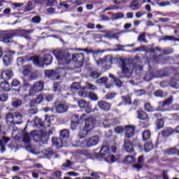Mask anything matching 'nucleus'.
I'll return each mask as SVG.
<instances>
[{"label": "nucleus", "mask_w": 179, "mask_h": 179, "mask_svg": "<svg viewBox=\"0 0 179 179\" xmlns=\"http://www.w3.org/2000/svg\"><path fill=\"white\" fill-rule=\"evenodd\" d=\"M110 127H113V125H118L120 124V120L117 118H109Z\"/></svg>", "instance_id": "nucleus-46"}, {"label": "nucleus", "mask_w": 179, "mask_h": 179, "mask_svg": "<svg viewBox=\"0 0 179 179\" xmlns=\"http://www.w3.org/2000/svg\"><path fill=\"white\" fill-rule=\"evenodd\" d=\"M34 122L36 125L38 127H44V123L43 122V120L40 119L39 117H36L34 119Z\"/></svg>", "instance_id": "nucleus-45"}, {"label": "nucleus", "mask_w": 179, "mask_h": 179, "mask_svg": "<svg viewBox=\"0 0 179 179\" xmlns=\"http://www.w3.org/2000/svg\"><path fill=\"white\" fill-rule=\"evenodd\" d=\"M61 73H65V70L62 68H57L55 71L54 70H46L45 71V75L48 78H53L56 80L59 79V75Z\"/></svg>", "instance_id": "nucleus-7"}, {"label": "nucleus", "mask_w": 179, "mask_h": 179, "mask_svg": "<svg viewBox=\"0 0 179 179\" xmlns=\"http://www.w3.org/2000/svg\"><path fill=\"white\" fill-rule=\"evenodd\" d=\"M29 87H30V83L27 82H24L22 86L20 87V89L21 90H23V92H27Z\"/></svg>", "instance_id": "nucleus-51"}, {"label": "nucleus", "mask_w": 179, "mask_h": 179, "mask_svg": "<svg viewBox=\"0 0 179 179\" xmlns=\"http://www.w3.org/2000/svg\"><path fill=\"white\" fill-rule=\"evenodd\" d=\"M22 115L19 112L13 113V124H22Z\"/></svg>", "instance_id": "nucleus-21"}, {"label": "nucleus", "mask_w": 179, "mask_h": 179, "mask_svg": "<svg viewBox=\"0 0 179 179\" xmlns=\"http://www.w3.org/2000/svg\"><path fill=\"white\" fill-rule=\"evenodd\" d=\"M114 20H118V19H122L124 17V13H117L112 15Z\"/></svg>", "instance_id": "nucleus-41"}, {"label": "nucleus", "mask_w": 179, "mask_h": 179, "mask_svg": "<svg viewBox=\"0 0 179 179\" xmlns=\"http://www.w3.org/2000/svg\"><path fill=\"white\" fill-rule=\"evenodd\" d=\"M103 61H105V62H109V64H113V56L108 55L103 57Z\"/></svg>", "instance_id": "nucleus-59"}, {"label": "nucleus", "mask_w": 179, "mask_h": 179, "mask_svg": "<svg viewBox=\"0 0 179 179\" xmlns=\"http://www.w3.org/2000/svg\"><path fill=\"white\" fill-rule=\"evenodd\" d=\"M97 104L98 107L104 111H108L111 108V103H108L104 101H98Z\"/></svg>", "instance_id": "nucleus-15"}, {"label": "nucleus", "mask_w": 179, "mask_h": 179, "mask_svg": "<svg viewBox=\"0 0 179 179\" xmlns=\"http://www.w3.org/2000/svg\"><path fill=\"white\" fill-rule=\"evenodd\" d=\"M56 111L59 114H62L68 111V105L66 103H60L56 106Z\"/></svg>", "instance_id": "nucleus-17"}, {"label": "nucleus", "mask_w": 179, "mask_h": 179, "mask_svg": "<svg viewBox=\"0 0 179 179\" xmlns=\"http://www.w3.org/2000/svg\"><path fill=\"white\" fill-rule=\"evenodd\" d=\"M31 22L33 23H40V22H41V17H40L39 16H35L32 17Z\"/></svg>", "instance_id": "nucleus-62"}, {"label": "nucleus", "mask_w": 179, "mask_h": 179, "mask_svg": "<svg viewBox=\"0 0 179 179\" xmlns=\"http://www.w3.org/2000/svg\"><path fill=\"white\" fill-rule=\"evenodd\" d=\"M179 134V126H177L174 130L173 129H167L166 130L162 131L163 136H170L171 134Z\"/></svg>", "instance_id": "nucleus-18"}, {"label": "nucleus", "mask_w": 179, "mask_h": 179, "mask_svg": "<svg viewBox=\"0 0 179 179\" xmlns=\"http://www.w3.org/2000/svg\"><path fill=\"white\" fill-rule=\"evenodd\" d=\"M78 106L80 108H85L87 114H90V113H92V104H90V102H87L85 99H80L78 101Z\"/></svg>", "instance_id": "nucleus-14"}, {"label": "nucleus", "mask_w": 179, "mask_h": 179, "mask_svg": "<svg viewBox=\"0 0 179 179\" xmlns=\"http://www.w3.org/2000/svg\"><path fill=\"white\" fill-rule=\"evenodd\" d=\"M44 89V83L43 81H38L33 84L29 87V94L24 95V98L29 97V96H36L37 93H40V92H43V90Z\"/></svg>", "instance_id": "nucleus-3"}, {"label": "nucleus", "mask_w": 179, "mask_h": 179, "mask_svg": "<svg viewBox=\"0 0 179 179\" xmlns=\"http://www.w3.org/2000/svg\"><path fill=\"white\" fill-rule=\"evenodd\" d=\"M83 155L86 156L87 159H94V157H99V155H97V154L93 155L87 150L83 151Z\"/></svg>", "instance_id": "nucleus-29"}, {"label": "nucleus", "mask_w": 179, "mask_h": 179, "mask_svg": "<svg viewBox=\"0 0 179 179\" xmlns=\"http://www.w3.org/2000/svg\"><path fill=\"white\" fill-rule=\"evenodd\" d=\"M171 85L173 87H176V89H178L179 87L178 76H176L174 78H172L171 80Z\"/></svg>", "instance_id": "nucleus-24"}, {"label": "nucleus", "mask_w": 179, "mask_h": 179, "mask_svg": "<svg viewBox=\"0 0 179 179\" xmlns=\"http://www.w3.org/2000/svg\"><path fill=\"white\" fill-rule=\"evenodd\" d=\"M0 86L3 90H5V92H9L10 90V85L7 81L1 83Z\"/></svg>", "instance_id": "nucleus-26"}, {"label": "nucleus", "mask_w": 179, "mask_h": 179, "mask_svg": "<svg viewBox=\"0 0 179 179\" xmlns=\"http://www.w3.org/2000/svg\"><path fill=\"white\" fill-rule=\"evenodd\" d=\"M31 136H32L35 141H38L41 139V142H42V143L44 145H46L48 141V134H47V133L42 132L40 136L37 134V131H34L31 133Z\"/></svg>", "instance_id": "nucleus-9"}, {"label": "nucleus", "mask_w": 179, "mask_h": 179, "mask_svg": "<svg viewBox=\"0 0 179 179\" xmlns=\"http://www.w3.org/2000/svg\"><path fill=\"white\" fill-rule=\"evenodd\" d=\"M8 100V94H0V101H6Z\"/></svg>", "instance_id": "nucleus-64"}, {"label": "nucleus", "mask_w": 179, "mask_h": 179, "mask_svg": "<svg viewBox=\"0 0 179 179\" xmlns=\"http://www.w3.org/2000/svg\"><path fill=\"white\" fill-rule=\"evenodd\" d=\"M27 12H30V10H33V2L29 1L24 8Z\"/></svg>", "instance_id": "nucleus-52"}, {"label": "nucleus", "mask_w": 179, "mask_h": 179, "mask_svg": "<svg viewBox=\"0 0 179 179\" xmlns=\"http://www.w3.org/2000/svg\"><path fill=\"white\" fill-rule=\"evenodd\" d=\"M154 96H155V97H163V91L158 90V91L155 92Z\"/></svg>", "instance_id": "nucleus-63"}, {"label": "nucleus", "mask_w": 179, "mask_h": 179, "mask_svg": "<svg viewBox=\"0 0 179 179\" xmlns=\"http://www.w3.org/2000/svg\"><path fill=\"white\" fill-rule=\"evenodd\" d=\"M100 157H102L108 162V163H114L115 162V157L110 154V149L108 147L103 146L100 150Z\"/></svg>", "instance_id": "nucleus-5"}, {"label": "nucleus", "mask_w": 179, "mask_h": 179, "mask_svg": "<svg viewBox=\"0 0 179 179\" xmlns=\"http://www.w3.org/2000/svg\"><path fill=\"white\" fill-rule=\"evenodd\" d=\"M122 101L125 103L126 104H131L132 102L131 101V97L129 96H122Z\"/></svg>", "instance_id": "nucleus-58"}, {"label": "nucleus", "mask_w": 179, "mask_h": 179, "mask_svg": "<svg viewBox=\"0 0 179 179\" xmlns=\"http://www.w3.org/2000/svg\"><path fill=\"white\" fill-rule=\"evenodd\" d=\"M80 124H82L81 120H77V122H72L71 124V128L72 131H75V129H76V128H78V126L80 125Z\"/></svg>", "instance_id": "nucleus-36"}, {"label": "nucleus", "mask_w": 179, "mask_h": 179, "mask_svg": "<svg viewBox=\"0 0 179 179\" xmlns=\"http://www.w3.org/2000/svg\"><path fill=\"white\" fill-rule=\"evenodd\" d=\"M150 131L145 130L143 132V141H149L150 139Z\"/></svg>", "instance_id": "nucleus-33"}, {"label": "nucleus", "mask_w": 179, "mask_h": 179, "mask_svg": "<svg viewBox=\"0 0 179 179\" xmlns=\"http://www.w3.org/2000/svg\"><path fill=\"white\" fill-rule=\"evenodd\" d=\"M125 131V127L122 126H117L116 128H115V132L116 134H122Z\"/></svg>", "instance_id": "nucleus-50"}, {"label": "nucleus", "mask_w": 179, "mask_h": 179, "mask_svg": "<svg viewBox=\"0 0 179 179\" xmlns=\"http://www.w3.org/2000/svg\"><path fill=\"white\" fill-rule=\"evenodd\" d=\"M138 41H143L146 43V33L143 32L140 34L137 38Z\"/></svg>", "instance_id": "nucleus-48"}, {"label": "nucleus", "mask_w": 179, "mask_h": 179, "mask_svg": "<svg viewBox=\"0 0 179 179\" xmlns=\"http://www.w3.org/2000/svg\"><path fill=\"white\" fill-rule=\"evenodd\" d=\"M79 133H78V137L80 139H85L87 136V134H89V131L86 130L85 128H83V126L80 125L79 127Z\"/></svg>", "instance_id": "nucleus-20"}, {"label": "nucleus", "mask_w": 179, "mask_h": 179, "mask_svg": "<svg viewBox=\"0 0 179 179\" xmlns=\"http://www.w3.org/2000/svg\"><path fill=\"white\" fill-rule=\"evenodd\" d=\"M52 141L53 145H55V146H57V148H62V145L64 143L62 138L58 137H53L52 138Z\"/></svg>", "instance_id": "nucleus-22"}, {"label": "nucleus", "mask_w": 179, "mask_h": 179, "mask_svg": "<svg viewBox=\"0 0 179 179\" xmlns=\"http://www.w3.org/2000/svg\"><path fill=\"white\" fill-rule=\"evenodd\" d=\"M99 136H94L92 137L89 138L87 140H84L81 143L78 141L76 145H74L76 148L80 146V148H92V146H96L97 143H99Z\"/></svg>", "instance_id": "nucleus-2"}, {"label": "nucleus", "mask_w": 179, "mask_h": 179, "mask_svg": "<svg viewBox=\"0 0 179 179\" xmlns=\"http://www.w3.org/2000/svg\"><path fill=\"white\" fill-rule=\"evenodd\" d=\"M158 129H162L164 127V120L163 119H158L156 122Z\"/></svg>", "instance_id": "nucleus-43"}, {"label": "nucleus", "mask_w": 179, "mask_h": 179, "mask_svg": "<svg viewBox=\"0 0 179 179\" xmlns=\"http://www.w3.org/2000/svg\"><path fill=\"white\" fill-rule=\"evenodd\" d=\"M96 125V120L94 118L88 117L85 119V125L83 128L86 129L88 132H92L94 129Z\"/></svg>", "instance_id": "nucleus-10"}, {"label": "nucleus", "mask_w": 179, "mask_h": 179, "mask_svg": "<svg viewBox=\"0 0 179 179\" xmlns=\"http://www.w3.org/2000/svg\"><path fill=\"white\" fill-rule=\"evenodd\" d=\"M10 55H15V51L8 52V53L3 57V61L4 64H10V60L12 59V57H9Z\"/></svg>", "instance_id": "nucleus-23"}, {"label": "nucleus", "mask_w": 179, "mask_h": 179, "mask_svg": "<svg viewBox=\"0 0 179 179\" xmlns=\"http://www.w3.org/2000/svg\"><path fill=\"white\" fill-rule=\"evenodd\" d=\"M71 59L73 62H75L76 68H82L83 65V61H85L84 53H76L72 55Z\"/></svg>", "instance_id": "nucleus-8"}, {"label": "nucleus", "mask_w": 179, "mask_h": 179, "mask_svg": "<svg viewBox=\"0 0 179 179\" xmlns=\"http://www.w3.org/2000/svg\"><path fill=\"white\" fill-rule=\"evenodd\" d=\"M130 8L132 10H136V9H139V8H141V5H139L138 1H133L131 3Z\"/></svg>", "instance_id": "nucleus-30"}, {"label": "nucleus", "mask_w": 179, "mask_h": 179, "mask_svg": "<svg viewBox=\"0 0 179 179\" xmlns=\"http://www.w3.org/2000/svg\"><path fill=\"white\" fill-rule=\"evenodd\" d=\"M13 113H8L6 116V121H7V124H8V122H10V124H12V122H13Z\"/></svg>", "instance_id": "nucleus-44"}, {"label": "nucleus", "mask_w": 179, "mask_h": 179, "mask_svg": "<svg viewBox=\"0 0 179 179\" xmlns=\"http://www.w3.org/2000/svg\"><path fill=\"white\" fill-rule=\"evenodd\" d=\"M80 87V83H74L71 85V89H75L76 90H79V89H81Z\"/></svg>", "instance_id": "nucleus-61"}, {"label": "nucleus", "mask_w": 179, "mask_h": 179, "mask_svg": "<svg viewBox=\"0 0 179 179\" xmlns=\"http://www.w3.org/2000/svg\"><path fill=\"white\" fill-rule=\"evenodd\" d=\"M85 87H87V89H89L90 90H97V87L95 85H93L89 82L85 83Z\"/></svg>", "instance_id": "nucleus-40"}, {"label": "nucleus", "mask_w": 179, "mask_h": 179, "mask_svg": "<svg viewBox=\"0 0 179 179\" xmlns=\"http://www.w3.org/2000/svg\"><path fill=\"white\" fill-rule=\"evenodd\" d=\"M87 91H86V87H82L80 88V90L78 91V96L80 97L85 98L87 97Z\"/></svg>", "instance_id": "nucleus-25"}, {"label": "nucleus", "mask_w": 179, "mask_h": 179, "mask_svg": "<svg viewBox=\"0 0 179 179\" xmlns=\"http://www.w3.org/2000/svg\"><path fill=\"white\" fill-rule=\"evenodd\" d=\"M90 78H92V79H97V78H100L101 76V73H99V71H92L90 75Z\"/></svg>", "instance_id": "nucleus-38"}, {"label": "nucleus", "mask_w": 179, "mask_h": 179, "mask_svg": "<svg viewBox=\"0 0 179 179\" xmlns=\"http://www.w3.org/2000/svg\"><path fill=\"white\" fill-rule=\"evenodd\" d=\"M60 136L63 138V139H68L69 138V131L66 129H63L60 131Z\"/></svg>", "instance_id": "nucleus-34"}, {"label": "nucleus", "mask_w": 179, "mask_h": 179, "mask_svg": "<svg viewBox=\"0 0 179 179\" xmlns=\"http://www.w3.org/2000/svg\"><path fill=\"white\" fill-rule=\"evenodd\" d=\"M28 80H36L37 79V71H32L29 73V75L27 76Z\"/></svg>", "instance_id": "nucleus-32"}, {"label": "nucleus", "mask_w": 179, "mask_h": 179, "mask_svg": "<svg viewBox=\"0 0 179 179\" xmlns=\"http://www.w3.org/2000/svg\"><path fill=\"white\" fill-rule=\"evenodd\" d=\"M52 61V56L51 55H45L43 59L39 57H34V64L40 66V65H43V64H45V65H50Z\"/></svg>", "instance_id": "nucleus-6"}, {"label": "nucleus", "mask_w": 179, "mask_h": 179, "mask_svg": "<svg viewBox=\"0 0 179 179\" xmlns=\"http://www.w3.org/2000/svg\"><path fill=\"white\" fill-rule=\"evenodd\" d=\"M179 150H177V148H170L167 150V153L169 155H178Z\"/></svg>", "instance_id": "nucleus-47"}, {"label": "nucleus", "mask_w": 179, "mask_h": 179, "mask_svg": "<svg viewBox=\"0 0 179 179\" xmlns=\"http://www.w3.org/2000/svg\"><path fill=\"white\" fill-rule=\"evenodd\" d=\"M153 149V144L151 142L145 143V152H150Z\"/></svg>", "instance_id": "nucleus-39"}, {"label": "nucleus", "mask_w": 179, "mask_h": 179, "mask_svg": "<svg viewBox=\"0 0 179 179\" xmlns=\"http://www.w3.org/2000/svg\"><path fill=\"white\" fill-rule=\"evenodd\" d=\"M145 111L148 112L155 110V109H153V107H152V106L149 103L145 104Z\"/></svg>", "instance_id": "nucleus-57"}, {"label": "nucleus", "mask_w": 179, "mask_h": 179, "mask_svg": "<svg viewBox=\"0 0 179 179\" xmlns=\"http://www.w3.org/2000/svg\"><path fill=\"white\" fill-rule=\"evenodd\" d=\"M117 96V94L113 93V92H109L106 95V99L107 100H111V99H114Z\"/></svg>", "instance_id": "nucleus-55"}, {"label": "nucleus", "mask_w": 179, "mask_h": 179, "mask_svg": "<svg viewBox=\"0 0 179 179\" xmlns=\"http://www.w3.org/2000/svg\"><path fill=\"white\" fill-rule=\"evenodd\" d=\"M12 76H13V72L12 70H6L2 72L1 79H3L4 80H9Z\"/></svg>", "instance_id": "nucleus-16"}, {"label": "nucleus", "mask_w": 179, "mask_h": 179, "mask_svg": "<svg viewBox=\"0 0 179 179\" xmlns=\"http://www.w3.org/2000/svg\"><path fill=\"white\" fill-rule=\"evenodd\" d=\"M98 124L100 127H103V128H110V127H111V123H110V118L106 116V115L99 116L98 119Z\"/></svg>", "instance_id": "nucleus-11"}, {"label": "nucleus", "mask_w": 179, "mask_h": 179, "mask_svg": "<svg viewBox=\"0 0 179 179\" xmlns=\"http://www.w3.org/2000/svg\"><path fill=\"white\" fill-rule=\"evenodd\" d=\"M22 104V101L16 98L13 99L12 106L13 107H20Z\"/></svg>", "instance_id": "nucleus-35"}, {"label": "nucleus", "mask_w": 179, "mask_h": 179, "mask_svg": "<svg viewBox=\"0 0 179 179\" xmlns=\"http://www.w3.org/2000/svg\"><path fill=\"white\" fill-rule=\"evenodd\" d=\"M31 141V138H30V135L28 134H24L23 137V141L25 143H30V141Z\"/></svg>", "instance_id": "nucleus-53"}, {"label": "nucleus", "mask_w": 179, "mask_h": 179, "mask_svg": "<svg viewBox=\"0 0 179 179\" xmlns=\"http://www.w3.org/2000/svg\"><path fill=\"white\" fill-rule=\"evenodd\" d=\"M124 148L128 153H132L134 152V145L129 140H124Z\"/></svg>", "instance_id": "nucleus-19"}, {"label": "nucleus", "mask_w": 179, "mask_h": 179, "mask_svg": "<svg viewBox=\"0 0 179 179\" xmlns=\"http://www.w3.org/2000/svg\"><path fill=\"white\" fill-rule=\"evenodd\" d=\"M124 162L127 164H131V163H134V162H135V158L132 155H129L124 158Z\"/></svg>", "instance_id": "nucleus-31"}, {"label": "nucleus", "mask_w": 179, "mask_h": 179, "mask_svg": "<svg viewBox=\"0 0 179 179\" xmlns=\"http://www.w3.org/2000/svg\"><path fill=\"white\" fill-rule=\"evenodd\" d=\"M108 80V78L107 77H101L99 79H97L96 83H106Z\"/></svg>", "instance_id": "nucleus-56"}, {"label": "nucleus", "mask_w": 179, "mask_h": 179, "mask_svg": "<svg viewBox=\"0 0 179 179\" xmlns=\"http://www.w3.org/2000/svg\"><path fill=\"white\" fill-rule=\"evenodd\" d=\"M138 114V118L139 120H148V114L145 113L143 110H138L137 112Z\"/></svg>", "instance_id": "nucleus-27"}, {"label": "nucleus", "mask_w": 179, "mask_h": 179, "mask_svg": "<svg viewBox=\"0 0 179 179\" xmlns=\"http://www.w3.org/2000/svg\"><path fill=\"white\" fill-rule=\"evenodd\" d=\"M122 62V73H132L135 69V65L128 59H120Z\"/></svg>", "instance_id": "nucleus-4"}, {"label": "nucleus", "mask_w": 179, "mask_h": 179, "mask_svg": "<svg viewBox=\"0 0 179 179\" xmlns=\"http://www.w3.org/2000/svg\"><path fill=\"white\" fill-rule=\"evenodd\" d=\"M32 71L31 66H24V71L22 72L24 76L28 77L29 73H31Z\"/></svg>", "instance_id": "nucleus-28"}, {"label": "nucleus", "mask_w": 179, "mask_h": 179, "mask_svg": "<svg viewBox=\"0 0 179 179\" xmlns=\"http://www.w3.org/2000/svg\"><path fill=\"white\" fill-rule=\"evenodd\" d=\"M17 34V31H10L1 36V41H3V43H10V38L16 37Z\"/></svg>", "instance_id": "nucleus-12"}, {"label": "nucleus", "mask_w": 179, "mask_h": 179, "mask_svg": "<svg viewBox=\"0 0 179 179\" xmlns=\"http://www.w3.org/2000/svg\"><path fill=\"white\" fill-rule=\"evenodd\" d=\"M171 103H173V99H168L163 102L162 107H166V106H171Z\"/></svg>", "instance_id": "nucleus-60"}, {"label": "nucleus", "mask_w": 179, "mask_h": 179, "mask_svg": "<svg viewBox=\"0 0 179 179\" xmlns=\"http://www.w3.org/2000/svg\"><path fill=\"white\" fill-rule=\"evenodd\" d=\"M43 100H44V96L43 94H39L34 101L35 104H40Z\"/></svg>", "instance_id": "nucleus-49"}, {"label": "nucleus", "mask_w": 179, "mask_h": 179, "mask_svg": "<svg viewBox=\"0 0 179 179\" xmlns=\"http://www.w3.org/2000/svg\"><path fill=\"white\" fill-rule=\"evenodd\" d=\"M17 86H20V81L18 80H13L12 83H10L11 87H17Z\"/></svg>", "instance_id": "nucleus-54"}, {"label": "nucleus", "mask_w": 179, "mask_h": 179, "mask_svg": "<svg viewBox=\"0 0 179 179\" xmlns=\"http://www.w3.org/2000/svg\"><path fill=\"white\" fill-rule=\"evenodd\" d=\"M88 96L91 100H93V101H97V100H99V96H97V95L93 92H90L88 93Z\"/></svg>", "instance_id": "nucleus-37"}, {"label": "nucleus", "mask_w": 179, "mask_h": 179, "mask_svg": "<svg viewBox=\"0 0 179 179\" xmlns=\"http://www.w3.org/2000/svg\"><path fill=\"white\" fill-rule=\"evenodd\" d=\"M124 135L128 139H131L134 135H135V126L126 125L124 127Z\"/></svg>", "instance_id": "nucleus-13"}, {"label": "nucleus", "mask_w": 179, "mask_h": 179, "mask_svg": "<svg viewBox=\"0 0 179 179\" xmlns=\"http://www.w3.org/2000/svg\"><path fill=\"white\" fill-rule=\"evenodd\" d=\"M104 37L106 38H115V37H117V34H114V32L110 31L104 35Z\"/></svg>", "instance_id": "nucleus-42"}, {"label": "nucleus", "mask_w": 179, "mask_h": 179, "mask_svg": "<svg viewBox=\"0 0 179 179\" xmlns=\"http://www.w3.org/2000/svg\"><path fill=\"white\" fill-rule=\"evenodd\" d=\"M53 54L59 64H69L71 62V54L68 51L54 50Z\"/></svg>", "instance_id": "nucleus-1"}]
</instances>
